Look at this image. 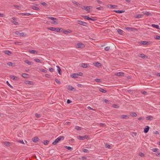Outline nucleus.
<instances>
[{
  "mask_svg": "<svg viewBox=\"0 0 160 160\" xmlns=\"http://www.w3.org/2000/svg\"><path fill=\"white\" fill-rule=\"evenodd\" d=\"M64 139V137L63 136H59L53 142H52V144L53 145H56L57 143H58L59 141L63 140Z\"/></svg>",
  "mask_w": 160,
  "mask_h": 160,
  "instance_id": "nucleus-1",
  "label": "nucleus"
},
{
  "mask_svg": "<svg viewBox=\"0 0 160 160\" xmlns=\"http://www.w3.org/2000/svg\"><path fill=\"white\" fill-rule=\"evenodd\" d=\"M77 138L78 139L81 140H84L85 139H90V137L89 136L85 135L84 136H78L77 137Z\"/></svg>",
  "mask_w": 160,
  "mask_h": 160,
  "instance_id": "nucleus-2",
  "label": "nucleus"
},
{
  "mask_svg": "<svg viewBox=\"0 0 160 160\" xmlns=\"http://www.w3.org/2000/svg\"><path fill=\"white\" fill-rule=\"evenodd\" d=\"M77 23L84 26H87L88 25V23L87 22L82 21L80 20L77 21Z\"/></svg>",
  "mask_w": 160,
  "mask_h": 160,
  "instance_id": "nucleus-3",
  "label": "nucleus"
},
{
  "mask_svg": "<svg viewBox=\"0 0 160 160\" xmlns=\"http://www.w3.org/2000/svg\"><path fill=\"white\" fill-rule=\"evenodd\" d=\"M92 8L91 6H85L81 7V8L82 9H85L88 12H90V9Z\"/></svg>",
  "mask_w": 160,
  "mask_h": 160,
  "instance_id": "nucleus-4",
  "label": "nucleus"
},
{
  "mask_svg": "<svg viewBox=\"0 0 160 160\" xmlns=\"http://www.w3.org/2000/svg\"><path fill=\"white\" fill-rule=\"evenodd\" d=\"M142 13L145 15H146L147 16H152V14L148 12H144L143 11L142 12Z\"/></svg>",
  "mask_w": 160,
  "mask_h": 160,
  "instance_id": "nucleus-5",
  "label": "nucleus"
},
{
  "mask_svg": "<svg viewBox=\"0 0 160 160\" xmlns=\"http://www.w3.org/2000/svg\"><path fill=\"white\" fill-rule=\"evenodd\" d=\"M3 52L6 54L8 55L9 56H11L12 54V53L11 52L8 50L4 51Z\"/></svg>",
  "mask_w": 160,
  "mask_h": 160,
  "instance_id": "nucleus-6",
  "label": "nucleus"
},
{
  "mask_svg": "<svg viewBox=\"0 0 160 160\" xmlns=\"http://www.w3.org/2000/svg\"><path fill=\"white\" fill-rule=\"evenodd\" d=\"M138 57H141L143 58H148V57L147 56L143 54H138Z\"/></svg>",
  "mask_w": 160,
  "mask_h": 160,
  "instance_id": "nucleus-7",
  "label": "nucleus"
},
{
  "mask_svg": "<svg viewBox=\"0 0 160 160\" xmlns=\"http://www.w3.org/2000/svg\"><path fill=\"white\" fill-rule=\"evenodd\" d=\"M32 141L34 142H37L39 140V138L37 137H35L32 139Z\"/></svg>",
  "mask_w": 160,
  "mask_h": 160,
  "instance_id": "nucleus-8",
  "label": "nucleus"
},
{
  "mask_svg": "<svg viewBox=\"0 0 160 160\" xmlns=\"http://www.w3.org/2000/svg\"><path fill=\"white\" fill-rule=\"evenodd\" d=\"M25 83L26 84H29L31 85H33L34 83L32 81H25Z\"/></svg>",
  "mask_w": 160,
  "mask_h": 160,
  "instance_id": "nucleus-9",
  "label": "nucleus"
},
{
  "mask_svg": "<svg viewBox=\"0 0 160 160\" xmlns=\"http://www.w3.org/2000/svg\"><path fill=\"white\" fill-rule=\"evenodd\" d=\"M77 47L78 48H82L84 47V45L82 43H79L77 45Z\"/></svg>",
  "mask_w": 160,
  "mask_h": 160,
  "instance_id": "nucleus-10",
  "label": "nucleus"
},
{
  "mask_svg": "<svg viewBox=\"0 0 160 160\" xmlns=\"http://www.w3.org/2000/svg\"><path fill=\"white\" fill-rule=\"evenodd\" d=\"M150 128V127H149V126H146L145 128L144 129V133H147L149 130V129Z\"/></svg>",
  "mask_w": 160,
  "mask_h": 160,
  "instance_id": "nucleus-11",
  "label": "nucleus"
},
{
  "mask_svg": "<svg viewBox=\"0 0 160 160\" xmlns=\"http://www.w3.org/2000/svg\"><path fill=\"white\" fill-rule=\"evenodd\" d=\"M72 31L71 30H63V32L66 34H68L69 33L72 32Z\"/></svg>",
  "mask_w": 160,
  "mask_h": 160,
  "instance_id": "nucleus-12",
  "label": "nucleus"
},
{
  "mask_svg": "<svg viewBox=\"0 0 160 160\" xmlns=\"http://www.w3.org/2000/svg\"><path fill=\"white\" fill-rule=\"evenodd\" d=\"M16 33L17 35H18L20 37L24 36V32L20 33L18 32H17Z\"/></svg>",
  "mask_w": 160,
  "mask_h": 160,
  "instance_id": "nucleus-13",
  "label": "nucleus"
},
{
  "mask_svg": "<svg viewBox=\"0 0 160 160\" xmlns=\"http://www.w3.org/2000/svg\"><path fill=\"white\" fill-rule=\"evenodd\" d=\"M124 73L122 72H119L117 73H116L115 74V75L118 76H123L124 75Z\"/></svg>",
  "mask_w": 160,
  "mask_h": 160,
  "instance_id": "nucleus-14",
  "label": "nucleus"
},
{
  "mask_svg": "<svg viewBox=\"0 0 160 160\" xmlns=\"http://www.w3.org/2000/svg\"><path fill=\"white\" fill-rule=\"evenodd\" d=\"M125 10H114V12H115L118 13H122L123 12H125Z\"/></svg>",
  "mask_w": 160,
  "mask_h": 160,
  "instance_id": "nucleus-15",
  "label": "nucleus"
},
{
  "mask_svg": "<svg viewBox=\"0 0 160 160\" xmlns=\"http://www.w3.org/2000/svg\"><path fill=\"white\" fill-rule=\"evenodd\" d=\"M126 29L128 31H133L136 30V29L134 28L130 27L126 28Z\"/></svg>",
  "mask_w": 160,
  "mask_h": 160,
  "instance_id": "nucleus-16",
  "label": "nucleus"
},
{
  "mask_svg": "<svg viewBox=\"0 0 160 160\" xmlns=\"http://www.w3.org/2000/svg\"><path fill=\"white\" fill-rule=\"evenodd\" d=\"M149 43V42L147 41H143L141 42V44L143 45H148Z\"/></svg>",
  "mask_w": 160,
  "mask_h": 160,
  "instance_id": "nucleus-17",
  "label": "nucleus"
},
{
  "mask_svg": "<svg viewBox=\"0 0 160 160\" xmlns=\"http://www.w3.org/2000/svg\"><path fill=\"white\" fill-rule=\"evenodd\" d=\"M71 77L74 78H78V75L77 73H73L71 75Z\"/></svg>",
  "mask_w": 160,
  "mask_h": 160,
  "instance_id": "nucleus-18",
  "label": "nucleus"
},
{
  "mask_svg": "<svg viewBox=\"0 0 160 160\" xmlns=\"http://www.w3.org/2000/svg\"><path fill=\"white\" fill-rule=\"evenodd\" d=\"M22 76V77L25 78H29V75L26 73H23Z\"/></svg>",
  "mask_w": 160,
  "mask_h": 160,
  "instance_id": "nucleus-19",
  "label": "nucleus"
},
{
  "mask_svg": "<svg viewBox=\"0 0 160 160\" xmlns=\"http://www.w3.org/2000/svg\"><path fill=\"white\" fill-rule=\"evenodd\" d=\"M29 52L32 54H35V53H38V52L35 50H29Z\"/></svg>",
  "mask_w": 160,
  "mask_h": 160,
  "instance_id": "nucleus-20",
  "label": "nucleus"
},
{
  "mask_svg": "<svg viewBox=\"0 0 160 160\" xmlns=\"http://www.w3.org/2000/svg\"><path fill=\"white\" fill-rule=\"evenodd\" d=\"M81 66L83 68H87L88 67V64L85 63H82L81 64Z\"/></svg>",
  "mask_w": 160,
  "mask_h": 160,
  "instance_id": "nucleus-21",
  "label": "nucleus"
},
{
  "mask_svg": "<svg viewBox=\"0 0 160 160\" xmlns=\"http://www.w3.org/2000/svg\"><path fill=\"white\" fill-rule=\"evenodd\" d=\"M10 78H11L13 80H18V78L16 77V76H15L13 75H11L10 76Z\"/></svg>",
  "mask_w": 160,
  "mask_h": 160,
  "instance_id": "nucleus-22",
  "label": "nucleus"
},
{
  "mask_svg": "<svg viewBox=\"0 0 160 160\" xmlns=\"http://www.w3.org/2000/svg\"><path fill=\"white\" fill-rule=\"evenodd\" d=\"M56 67L57 68V70H58V73L60 75H61V69L60 67L59 66H56Z\"/></svg>",
  "mask_w": 160,
  "mask_h": 160,
  "instance_id": "nucleus-23",
  "label": "nucleus"
},
{
  "mask_svg": "<svg viewBox=\"0 0 160 160\" xmlns=\"http://www.w3.org/2000/svg\"><path fill=\"white\" fill-rule=\"evenodd\" d=\"M129 116L127 115H122L121 116V118L122 119H127L128 118Z\"/></svg>",
  "mask_w": 160,
  "mask_h": 160,
  "instance_id": "nucleus-24",
  "label": "nucleus"
},
{
  "mask_svg": "<svg viewBox=\"0 0 160 160\" xmlns=\"http://www.w3.org/2000/svg\"><path fill=\"white\" fill-rule=\"evenodd\" d=\"M93 64L94 65L98 67H99V66H101V63L98 62H95V63H93Z\"/></svg>",
  "mask_w": 160,
  "mask_h": 160,
  "instance_id": "nucleus-25",
  "label": "nucleus"
},
{
  "mask_svg": "<svg viewBox=\"0 0 160 160\" xmlns=\"http://www.w3.org/2000/svg\"><path fill=\"white\" fill-rule=\"evenodd\" d=\"M153 119V117L150 116H148L146 117V119L147 120H151Z\"/></svg>",
  "mask_w": 160,
  "mask_h": 160,
  "instance_id": "nucleus-26",
  "label": "nucleus"
},
{
  "mask_svg": "<svg viewBox=\"0 0 160 160\" xmlns=\"http://www.w3.org/2000/svg\"><path fill=\"white\" fill-rule=\"evenodd\" d=\"M99 90L101 92H102L104 93H105L107 92V91L102 88H100L99 89Z\"/></svg>",
  "mask_w": 160,
  "mask_h": 160,
  "instance_id": "nucleus-27",
  "label": "nucleus"
},
{
  "mask_svg": "<svg viewBox=\"0 0 160 160\" xmlns=\"http://www.w3.org/2000/svg\"><path fill=\"white\" fill-rule=\"evenodd\" d=\"M117 31L118 32L120 35H122V34L123 31L121 29H118L117 30Z\"/></svg>",
  "mask_w": 160,
  "mask_h": 160,
  "instance_id": "nucleus-28",
  "label": "nucleus"
},
{
  "mask_svg": "<svg viewBox=\"0 0 160 160\" xmlns=\"http://www.w3.org/2000/svg\"><path fill=\"white\" fill-rule=\"evenodd\" d=\"M4 144L7 146H10L11 145L10 143L8 142H4Z\"/></svg>",
  "mask_w": 160,
  "mask_h": 160,
  "instance_id": "nucleus-29",
  "label": "nucleus"
},
{
  "mask_svg": "<svg viewBox=\"0 0 160 160\" xmlns=\"http://www.w3.org/2000/svg\"><path fill=\"white\" fill-rule=\"evenodd\" d=\"M152 27H155L158 29H160V28L159 27V26L158 25H155L154 24H152Z\"/></svg>",
  "mask_w": 160,
  "mask_h": 160,
  "instance_id": "nucleus-30",
  "label": "nucleus"
},
{
  "mask_svg": "<svg viewBox=\"0 0 160 160\" xmlns=\"http://www.w3.org/2000/svg\"><path fill=\"white\" fill-rule=\"evenodd\" d=\"M116 7H117V6L115 5H108V8H109V7H110V8H115Z\"/></svg>",
  "mask_w": 160,
  "mask_h": 160,
  "instance_id": "nucleus-31",
  "label": "nucleus"
},
{
  "mask_svg": "<svg viewBox=\"0 0 160 160\" xmlns=\"http://www.w3.org/2000/svg\"><path fill=\"white\" fill-rule=\"evenodd\" d=\"M31 8L37 11L39 10V8L36 6H32V7Z\"/></svg>",
  "mask_w": 160,
  "mask_h": 160,
  "instance_id": "nucleus-32",
  "label": "nucleus"
},
{
  "mask_svg": "<svg viewBox=\"0 0 160 160\" xmlns=\"http://www.w3.org/2000/svg\"><path fill=\"white\" fill-rule=\"evenodd\" d=\"M11 22L15 25H18L19 24L18 22L14 20H12Z\"/></svg>",
  "mask_w": 160,
  "mask_h": 160,
  "instance_id": "nucleus-33",
  "label": "nucleus"
},
{
  "mask_svg": "<svg viewBox=\"0 0 160 160\" xmlns=\"http://www.w3.org/2000/svg\"><path fill=\"white\" fill-rule=\"evenodd\" d=\"M48 30H51L52 31H54L55 30H56L55 29V28H54V27L48 28Z\"/></svg>",
  "mask_w": 160,
  "mask_h": 160,
  "instance_id": "nucleus-34",
  "label": "nucleus"
},
{
  "mask_svg": "<svg viewBox=\"0 0 160 160\" xmlns=\"http://www.w3.org/2000/svg\"><path fill=\"white\" fill-rule=\"evenodd\" d=\"M82 128L78 126H76L75 127V129L77 130H81L82 129Z\"/></svg>",
  "mask_w": 160,
  "mask_h": 160,
  "instance_id": "nucleus-35",
  "label": "nucleus"
},
{
  "mask_svg": "<svg viewBox=\"0 0 160 160\" xmlns=\"http://www.w3.org/2000/svg\"><path fill=\"white\" fill-rule=\"evenodd\" d=\"M65 148L67 149L68 150H70V151H72L73 150L72 148H71L70 147H68L67 146H66L65 147Z\"/></svg>",
  "mask_w": 160,
  "mask_h": 160,
  "instance_id": "nucleus-36",
  "label": "nucleus"
},
{
  "mask_svg": "<svg viewBox=\"0 0 160 160\" xmlns=\"http://www.w3.org/2000/svg\"><path fill=\"white\" fill-rule=\"evenodd\" d=\"M22 15L24 16V15H27V16H29L31 14L29 13H21Z\"/></svg>",
  "mask_w": 160,
  "mask_h": 160,
  "instance_id": "nucleus-37",
  "label": "nucleus"
},
{
  "mask_svg": "<svg viewBox=\"0 0 160 160\" xmlns=\"http://www.w3.org/2000/svg\"><path fill=\"white\" fill-rule=\"evenodd\" d=\"M48 18L52 20H58V19L57 18L52 17H48Z\"/></svg>",
  "mask_w": 160,
  "mask_h": 160,
  "instance_id": "nucleus-38",
  "label": "nucleus"
},
{
  "mask_svg": "<svg viewBox=\"0 0 160 160\" xmlns=\"http://www.w3.org/2000/svg\"><path fill=\"white\" fill-rule=\"evenodd\" d=\"M89 20H91L92 21H95L97 20V18L96 17H93L92 18L89 17Z\"/></svg>",
  "mask_w": 160,
  "mask_h": 160,
  "instance_id": "nucleus-39",
  "label": "nucleus"
},
{
  "mask_svg": "<svg viewBox=\"0 0 160 160\" xmlns=\"http://www.w3.org/2000/svg\"><path fill=\"white\" fill-rule=\"evenodd\" d=\"M25 62H26V63H27L29 65H31L32 64V62L29 61H28L27 60H25Z\"/></svg>",
  "mask_w": 160,
  "mask_h": 160,
  "instance_id": "nucleus-40",
  "label": "nucleus"
},
{
  "mask_svg": "<svg viewBox=\"0 0 160 160\" xmlns=\"http://www.w3.org/2000/svg\"><path fill=\"white\" fill-rule=\"evenodd\" d=\"M55 29L56 30H55L54 31H56V32H60V30L61 29V28H55Z\"/></svg>",
  "mask_w": 160,
  "mask_h": 160,
  "instance_id": "nucleus-41",
  "label": "nucleus"
},
{
  "mask_svg": "<svg viewBox=\"0 0 160 160\" xmlns=\"http://www.w3.org/2000/svg\"><path fill=\"white\" fill-rule=\"evenodd\" d=\"M143 17V15L142 14H139V15H137V16L136 18H142Z\"/></svg>",
  "mask_w": 160,
  "mask_h": 160,
  "instance_id": "nucleus-42",
  "label": "nucleus"
},
{
  "mask_svg": "<svg viewBox=\"0 0 160 160\" xmlns=\"http://www.w3.org/2000/svg\"><path fill=\"white\" fill-rule=\"evenodd\" d=\"M68 87L69 88H68V89L69 90L72 91L73 89H74V88L72 86H69Z\"/></svg>",
  "mask_w": 160,
  "mask_h": 160,
  "instance_id": "nucleus-43",
  "label": "nucleus"
},
{
  "mask_svg": "<svg viewBox=\"0 0 160 160\" xmlns=\"http://www.w3.org/2000/svg\"><path fill=\"white\" fill-rule=\"evenodd\" d=\"M131 115L132 116V117H136L137 116V114L135 113V112H132L131 114Z\"/></svg>",
  "mask_w": 160,
  "mask_h": 160,
  "instance_id": "nucleus-44",
  "label": "nucleus"
},
{
  "mask_svg": "<svg viewBox=\"0 0 160 160\" xmlns=\"http://www.w3.org/2000/svg\"><path fill=\"white\" fill-rule=\"evenodd\" d=\"M155 39L157 40H160V36L158 35H156L154 36Z\"/></svg>",
  "mask_w": 160,
  "mask_h": 160,
  "instance_id": "nucleus-45",
  "label": "nucleus"
},
{
  "mask_svg": "<svg viewBox=\"0 0 160 160\" xmlns=\"http://www.w3.org/2000/svg\"><path fill=\"white\" fill-rule=\"evenodd\" d=\"M34 61L36 62H40V63H42V62L40 61V60L38 59H34Z\"/></svg>",
  "mask_w": 160,
  "mask_h": 160,
  "instance_id": "nucleus-46",
  "label": "nucleus"
},
{
  "mask_svg": "<svg viewBox=\"0 0 160 160\" xmlns=\"http://www.w3.org/2000/svg\"><path fill=\"white\" fill-rule=\"evenodd\" d=\"M35 116L38 118H40L41 117V115L38 114V113H36L35 114Z\"/></svg>",
  "mask_w": 160,
  "mask_h": 160,
  "instance_id": "nucleus-47",
  "label": "nucleus"
},
{
  "mask_svg": "<svg viewBox=\"0 0 160 160\" xmlns=\"http://www.w3.org/2000/svg\"><path fill=\"white\" fill-rule=\"evenodd\" d=\"M73 3L76 4L77 6L82 5L78 3L77 2L74 1L73 2Z\"/></svg>",
  "mask_w": 160,
  "mask_h": 160,
  "instance_id": "nucleus-48",
  "label": "nucleus"
},
{
  "mask_svg": "<svg viewBox=\"0 0 160 160\" xmlns=\"http://www.w3.org/2000/svg\"><path fill=\"white\" fill-rule=\"evenodd\" d=\"M113 107L115 108H119V106L118 105L114 104L113 105Z\"/></svg>",
  "mask_w": 160,
  "mask_h": 160,
  "instance_id": "nucleus-49",
  "label": "nucleus"
},
{
  "mask_svg": "<svg viewBox=\"0 0 160 160\" xmlns=\"http://www.w3.org/2000/svg\"><path fill=\"white\" fill-rule=\"evenodd\" d=\"M83 17V18L85 19H87V20H88L89 19V17L88 16H82Z\"/></svg>",
  "mask_w": 160,
  "mask_h": 160,
  "instance_id": "nucleus-50",
  "label": "nucleus"
},
{
  "mask_svg": "<svg viewBox=\"0 0 160 160\" xmlns=\"http://www.w3.org/2000/svg\"><path fill=\"white\" fill-rule=\"evenodd\" d=\"M49 142V141L48 140H46L45 141L43 142V144L45 145H47L48 144V142Z\"/></svg>",
  "mask_w": 160,
  "mask_h": 160,
  "instance_id": "nucleus-51",
  "label": "nucleus"
},
{
  "mask_svg": "<svg viewBox=\"0 0 160 160\" xmlns=\"http://www.w3.org/2000/svg\"><path fill=\"white\" fill-rule=\"evenodd\" d=\"M105 147L106 148H108L109 149H110L111 147V146L109 145L108 144H106L105 145Z\"/></svg>",
  "mask_w": 160,
  "mask_h": 160,
  "instance_id": "nucleus-52",
  "label": "nucleus"
},
{
  "mask_svg": "<svg viewBox=\"0 0 160 160\" xmlns=\"http://www.w3.org/2000/svg\"><path fill=\"white\" fill-rule=\"evenodd\" d=\"M55 81L58 84H61V82L58 79L56 78L55 79Z\"/></svg>",
  "mask_w": 160,
  "mask_h": 160,
  "instance_id": "nucleus-53",
  "label": "nucleus"
},
{
  "mask_svg": "<svg viewBox=\"0 0 160 160\" xmlns=\"http://www.w3.org/2000/svg\"><path fill=\"white\" fill-rule=\"evenodd\" d=\"M40 4L41 5H42L43 6H47V4L44 2H41L40 3Z\"/></svg>",
  "mask_w": 160,
  "mask_h": 160,
  "instance_id": "nucleus-54",
  "label": "nucleus"
},
{
  "mask_svg": "<svg viewBox=\"0 0 160 160\" xmlns=\"http://www.w3.org/2000/svg\"><path fill=\"white\" fill-rule=\"evenodd\" d=\"M158 149L156 148H154L152 149V150L153 152H158Z\"/></svg>",
  "mask_w": 160,
  "mask_h": 160,
  "instance_id": "nucleus-55",
  "label": "nucleus"
},
{
  "mask_svg": "<svg viewBox=\"0 0 160 160\" xmlns=\"http://www.w3.org/2000/svg\"><path fill=\"white\" fill-rule=\"evenodd\" d=\"M96 8L99 10H101L103 9V7H97Z\"/></svg>",
  "mask_w": 160,
  "mask_h": 160,
  "instance_id": "nucleus-56",
  "label": "nucleus"
},
{
  "mask_svg": "<svg viewBox=\"0 0 160 160\" xmlns=\"http://www.w3.org/2000/svg\"><path fill=\"white\" fill-rule=\"evenodd\" d=\"M6 83H7V85L8 86H9L10 87L12 88H13V87L11 85H10V84L9 83V82L8 81H7L6 82Z\"/></svg>",
  "mask_w": 160,
  "mask_h": 160,
  "instance_id": "nucleus-57",
  "label": "nucleus"
},
{
  "mask_svg": "<svg viewBox=\"0 0 160 160\" xmlns=\"http://www.w3.org/2000/svg\"><path fill=\"white\" fill-rule=\"evenodd\" d=\"M110 47H106L105 48V50L106 51H108L110 49Z\"/></svg>",
  "mask_w": 160,
  "mask_h": 160,
  "instance_id": "nucleus-58",
  "label": "nucleus"
},
{
  "mask_svg": "<svg viewBox=\"0 0 160 160\" xmlns=\"http://www.w3.org/2000/svg\"><path fill=\"white\" fill-rule=\"evenodd\" d=\"M12 63L11 62H9L7 63V65L9 66H12Z\"/></svg>",
  "mask_w": 160,
  "mask_h": 160,
  "instance_id": "nucleus-59",
  "label": "nucleus"
},
{
  "mask_svg": "<svg viewBox=\"0 0 160 160\" xmlns=\"http://www.w3.org/2000/svg\"><path fill=\"white\" fill-rule=\"evenodd\" d=\"M40 71L45 73H46L47 72L46 70L43 69H41Z\"/></svg>",
  "mask_w": 160,
  "mask_h": 160,
  "instance_id": "nucleus-60",
  "label": "nucleus"
},
{
  "mask_svg": "<svg viewBox=\"0 0 160 160\" xmlns=\"http://www.w3.org/2000/svg\"><path fill=\"white\" fill-rule=\"evenodd\" d=\"M95 81L98 82H101V80L99 79H95Z\"/></svg>",
  "mask_w": 160,
  "mask_h": 160,
  "instance_id": "nucleus-61",
  "label": "nucleus"
},
{
  "mask_svg": "<svg viewBox=\"0 0 160 160\" xmlns=\"http://www.w3.org/2000/svg\"><path fill=\"white\" fill-rule=\"evenodd\" d=\"M139 155L141 157H143L144 156V154L142 152H141L139 153Z\"/></svg>",
  "mask_w": 160,
  "mask_h": 160,
  "instance_id": "nucleus-62",
  "label": "nucleus"
},
{
  "mask_svg": "<svg viewBox=\"0 0 160 160\" xmlns=\"http://www.w3.org/2000/svg\"><path fill=\"white\" fill-rule=\"evenodd\" d=\"M82 151L84 152H88V150L86 149H84Z\"/></svg>",
  "mask_w": 160,
  "mask_h": 160,
  "instance_id": "nucleus-63",
  "label": "nucleus"
},
{
  "mask_svg": "<svg viewBox=\"0 0 160 160\" xmlns=\"http://www.w3.org/2000/svg\"><path fill=\"white\" fill-rule=\"evenodd\" d=\"M72 102V101L70 99H68L67 101V103L68 104H69Z\"/></svg>",
  "mask_w": 160,
  "mask_h": 160,
  "instance_id": "nucleus-64",
  "label": "nucleus"
}]
</instances>
